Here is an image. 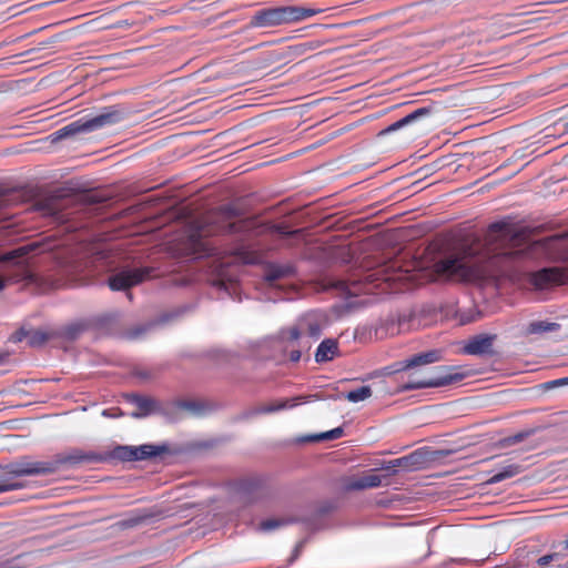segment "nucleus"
I'll return each mask as SVG.
<instances>
[{"mask_svg": "<svg viewBox=\"0 0 568 568\" xmlns=\"http://www.w3.org/2000/svg\"><path fill=\"white\" fill-rule=\"evenodd\" d=\"M526 255L524 248L486 247L479 252L468 247L438 260L433 271L439 281L471 282L505 274L515 261Z\"/></svg>", "mask_w": 568, "mask_h": 568, "instance_id": "f257e3e1", "label": "nucleus"}, {"mask_svg": "<svg viewBox=\"0 0 568 568\" xmlns=\"http://www.w3.org/2000/svg\"><path fill=\"white\" fill-rule=\"evenodd\" d=\"M241 212L233 205H223L192 224L187 240L194 254H206L205 237L222 234L252 233L257 227L255 219H240Z\"/></svg>", "mask_w": 568, "mask_h": 568, "instance_id": "f03ea898", "label": "nucleus"}, {"mask_svg": "<svg viewBox=\"0 0 568 568\" xmlns=\"http://www.w3.org/2000/svg\"><path fill=\"white\" fill-rule=\"evenodd\" d=\"M105 459L106 457L103 454L77 448L65 454H60L51 460L21 459L7 466L8 476H0V494L23 487L13 477L50 475L58 471L63 465L95 464Z\"/></svg>", "mask_w": 568, "mask_h": 568, "instance_id": "7ed1b4c3", "label": "nucleus"}, {"mask_svg": "<svg viewBox=\"0 0 568 568\" xmlns=\"http://www.w3.org/2000/svg\"><path fill=\"white\" fill-rule=\"evenodd\" d=\"M33 250L32 245H23L0 256V291L8 284L24 282L26 285H36L44 290L47 285L43 280L34 274L30 266L27 254Z\"/></svg>", "mask_w": 568, "mask_h": 568, "instance_id": "20e7f679", "label": "nucleus"}, {"mask_svg": "<svg viewBox=\"0 0 568 568\" xmlns=\"http://www.w3.org/2000/svg\"><path fill=\"white\" fill-rule=\"evenodd\" d=\"M324 10L321 8H307L301 6L272 7L257 10L251 18L253 28H274L292 24L312 18Z\"/></svg>", "mask_w": 568, "mask_h": 568, "instance_id": "39448f33", "label": "nucleus"}, {"mask_svg": "<svg viewBox=\"0 0 568 568\" xmlns=\"http://www.w3.org/2000/svg\"><path fill=\"white\" fill-rule=\"evenodd\" d=\"M126 110L120 105L104 108L101 113L92 118H81L51 134L52 141H59L82 133H90L105 126L120 123L126 118Z\"/></svg>", "mask_w": 568, "mask_h": 568, "instance_id": "423d86ee", "label": "nucleus"}, {"mask_svg": "<svg viewBox=\"0 0 568 568\" xmlns=\"http://www.w3.org/2000/svg\"><path fill=\"white\" fill-rule=\"evenodd\" d=\"M439 371L440 374L429 378L408 381L398 387V392L442 387L458 383L471 375V371L466 366H442Z\"/></svg>", "mask_w": 568, "mask_h": 568, "instance_id": "0eeeda50", "label": "nucleus"}, {"mask_svg": "<svg viewBox=\"0 0 568 568\" xmlns=\"http://www.w3.org/2000/svg\"><path fill=\"white\" fill-rule=\"evenodd\" d=\"M153 271L154 268L148 266L123 268L109 277L108 285L112 291H124L149 278Z\"/></svg>", "mask_w": 568, "mask_h": 568, "instance_id": "6e6552de", "label": "nucleus"}, {"mask_svg": "<svg viewBox=\"0 0 568 568\" xmlns=\"http://www.w3.org/2000/svg\"><path fill=\"white\" fill-rule=\"evenodd\" d=\"M442 359V351L430 349L424 353L413 355L404 361L395 362L383 368L384 375H393L407 371L413 367L423 366L439 362Z\"/></svg>", "mask_w": 568, "mask_h": 568, "instance_id": "1a4fd4ad", "label": "nucleus"}, {"mask_svg": "<svg viewBox=\"0 0 568 568\" xmlns=\"http://www.w3.org/2000/svg\"><path fill=\"white\" fill-rule=\"evenodd\" d=\"M568 282V270L561 267H545L530 273L529 283L537 290H546Z\"/></svg>", "mask_w": 568, "mask_h": 568, "instance_id": "9d476101", "label": "nucleus"}, {"mask_svg": "<svg viewBox=\"0 0 568 568\" xmlns=\"http://www.w3.org/2000/svg\"><path fill=\"white\" fill-rule=\"evenodd\" d=\"M128 400L134 404L138 407L136 412L131 413V417L133 418H143L152 414H163L168 415L170 412L168 409H163L160 403L151 397L141 396L138 394H130L126 396Z\"/></svg>", "mask_w": 568, "mask_h": 568, "instance_id": "9b49d317", "label": "nucleus"}, {"mask_svg": "<svg viewBox=\"0 0 568 568\" xmlns=\"http://www.w3.org/2000/svg\"><path fill=\"white\" fill-rule=\"evenodd\" d=\"M315 397H316L315 395L297 396V397H293L291 399L280 400L275 404L255 406V407L246 410L243 414V418H251V417L262 415V414H272V413H275V412H278L282 409L293 408V407H295L300 404H303V403L310 400L311 398H315Z\"/></svg>", "mask_w": 568, "mask_h": 568, "instance_id": "f8f14e48", "label": "nucleus"}, {"mask_svg": "<svg viewBox=\"0 0 568 568\" xmlns=\"http://www.w3.org/2000/svg\"><path fill=\"white\" fill-rule=\"evenodd\" d=\"M497 336L495 334H478L470 337L465 346L463 347V352L467 355L475 356H485L494 354V342Z\"/></svg>", "mask_w": 568, "mask_h": 568, "instance_id": "ddd939ff", "label": "nucleus"}, {"mask_svg": "<svg viewBox=\"0 0 568 568\" xmlns=\"http://www.w3.org/2000/svg\"><path fill=\"white\" fill-rule=\"evenodd\" d=\"M321 326L317 322L305 317L300 321L297 326L290 327L287 329H283L281 332V336L284 339L290 342L298 341L303 333H307V335L312 338H318L321 335Z\"/></svg>", "mask_w": 568, "mask_h": 568, "instance_id": "4468645a", "label": "nucleus"}, {"mask_svg": "<svg viewBox=\"0 0 568 568\" xmlns=\"http://www.w3.org/2000/svg\"><path fill=\"white\" fill-rule=\"evenodd\" d=\"M295 272H296L295 266L292 263H286V264L270 263L265 267L263 277L267 283L273 284L274 282H276L281 278H286V277L293 276L295 274Z\"/></svg>", "mask_w": 568, "mask_h": 568, "instance_id": "2eb2a0df", "label": "nucleus"}, {"mask_svg": "<svg viewBox=\"0 0 568 568\" xmlns=\"http://www.w3.org/2000/svg\"><path fill=\"white\" fill-rule=\"evenodd\" d=\"M382 485V478L378 475L368 474L361 477L349 478L345 483V489L347 491L364 490L368 488H376Z\"/></svg>", "mask_w": 568, "mask_h": 568, "instance_id": "dca6fc26", "label": "nucleus"}, {"mask_svg": "<svg viewBox=\"0 0 568 568\" xmlns=\"http://www.w3.org/2000/svg\"><path fill=\"white\" fill-rule=\"evenodd\" d=\"M430 113H432L430 106L418 108L417 110L413 111L412 113L407 114L406 116L402 118L400 120L388 125L384 131H382V134L397 131L408 124L416 122L417 120H419L422 118L429 115Z\"/></svg>", "mask_w": 568, "mask_h": 568, "instance_id": "f3484780", "label": "nucleus"}, {"mask_svg": "<svg viewBox=\"0 0 568 568\" xmlns=\"http://www.w3.org/2000/svg\"><path fill=\"white\" fill-rule=\"evenodd\" d=\"M338 353V343L336 339L326 338L322 341L315 353V361L317 363H325L332 361Z\"/></svg>", "mask_w": 568, "mask_h": 568, "instance_id": "a211bd4d", "label": "nucleus"}, {"mask_svg": "<svg viewBox=\"0 0 568 568\" xmlns=\"http://www.w3.org/2000/svg\"><path fill=\"white\" fill-rule=\"evenodd\" d=\"M423 456L422 454L414 452L407 456L393 459L388 463L387 466H385V469H393L396 467L403 468L405 470H414L419 467L422 464Z\"/></svg>", "mask_w": 568, "mask_h": 568, "instance_id": "6ab92c4d", "label": "nucleus"}, {"mask_svg": "<svg viewBox=\"0 0 568 568\" xmlns=\"http://www.w3.org/2000/svg\"><path fill=\"white\" fill-rule=\"evenodd\" d=\"M171 409L184 410L192 416H201L206 410V405L200 400L179 399L172 403Z\"/></svg>", "mask_w": 568, "mask_h": 568, "instance_id": "aec40b11", "label": "nucleus"}, {"mask_svg": "<svg viewBox=\"0 0 568 568\" xmlns=\"http://www.w3.org/2000/svg\"><path fill=\"white\" fill-rule=\"evenodd\" d=\"M155 516L154 513H150L146 510H139L136 513L131 514L126 518L120 521V526L123 528H133L136 527L146 520L153 518Z\"/></svg>", "mask_w": 568, "mask_h": 568, "instance_id": "412c9836", "label": "nucleus"}, {"mask_svg": "<svg viewBox=\"0 0 568 568\" xmlns=\"http://www.w3.org/2000/svg\"><path fill=\"white\" fill-rule=\"evenodd\" d=\"M28 336V344L30 346H41L43 345L48 339V334L41 331H33L30 333L24 332L23 329L16 333L14 341H22L23 337Z\"/></svg>", "mask_w": 568, "mask_h": 568, "instance_id": "4be33fe9", "label": "nucleus"}, {"mask_svg": "<svg viewBox=\"0 0 568 568\" xmlns=\"http://www.w3.org/2000/svg\"><path fill=\"white\" fill-rule=\"evenodd\" d=\"M234 256L236 261L243 264H256L261 260L258 252L250 250L248 247L241 245L235 248Z\"/></svg>", "mask_w": 568, "mask_h": 568, "instance_id": "5701e85b", "label": "nucleus"}, {"mask_svg": "<svg viewBox=\"0 0 568 568\" xmlns=\"http://www.w3.org/2000/svg\"><path fill=\"white\" fill-rule=\"evenodd\" d=\"M136 448L140 456V460L151 459L168 450V447L164 445L152 444H144L141 446H136Z\"/></svg>", "mask_w": 568, "mask_h": 568, "instance_id": "b1692460", "label": "nucleus"}, {"mask_svg": "<svg viewBox=\"0 0 568 568\" xmlns=\"http://www.w3.org/2000/svg\"><path fill=\"white\" fill-rule=\"evenodd\" d=\"M521 471V467L517 464H510V465H507L505 467H503V469L496 474H494L489 479H488V484H497V483H500L505 479H508V478H511L516 475H518L519 473Z\"/></svg>", "mask_w": 568, "mask_h": 568, "instance_id": "393cba45", "label": "nucleus"}, {"mask_svg": "<svg viewBox=\"0 0 568 568\" xmlns=\"http://www.w3.org/2000/svg\"><path fill=\"white\" fill-rule=\"evenodd\" d=\"M372 394H373V392H372L371 386L365 385V386H361L356 389L347 392L346 394L343 395V397L345 399H347L348 402L358 403V402L366 400L367 398H369L372 396Z\"/></svg>", "mask_w": 568, "mask_h": 568, "instance_id": "a878e982", "label": "nucleus"}, {"mask_svg": "<svg viewBox=\"0 0 568 568\" xmlns=\"http://www.w3.org/2000/svg\"><path fill=\"white\" fill-rule=\"evenodd\" d=\"M294 523L293 518H270L260 523L258 529L264 532L275 530L280 527L287 526Z\"/></svg>", "mask_w": 568, "mask_h": 568, "instance_id": "bb28decb", "label": "nucleus"}, {"mask_svg": "<svg viewBox=\"0 0 568 568\" xmlns=\"http://www.w3.org/2000/svg\"><path fill=\"white\" fill-rule=\"evenodd\" d=\"M535 434V429H526L515 435L507 436L501 439L500 444L503 447H510L524 442L526 438Z\"/></svg>", "mask_w": 568, "mask_h": 568, "instance_id": "cd10ccee", "label": "nucleus"}, {"mask_svg": "<svg viewBox=\"0 0 568 568\" xmlns=\"http://www.w3.org/2000/svg\"><path fill=\"white\" fill-rule=\"evenodd\" d=\"M344 434V429L342 427H336L328 432L321 433L312 437V440H333L342 437Z\"/></svg>", "mask_w": 568, "mask_h": 568, "instance_id": "c85d7f7f", "label": "nucleus"}, {"mask_svg": "<svg viewBox=\"0 0 568 568\" xmlns=\"http://www.w3.org/2000/svg\"><path fill=\"white\" fill-rule=\"evenodd\" d=\"M559 325L556 323L547 322H534L530 324L529 329L531 333L551 332L555 331Z\"/></svg>", "mask_w": 568, "mask_h": 568, "instance_id": "c756f323", "label": "nucleus"}, {"mask_svg": "<svg viewBox=\"0 0 568 568\" xmlns=\"http://www.w3.org/2000/svg\"><path fill=\"white\" fill-rule=\"evenodd\" d=\"M112 457L122 462H131V446H116Z\"/></svg>", "mask_w": 568, "mask_h": 568, "instance_id": "7c9ffc66", "label": "nucleus"}, {"mask_svg": "<svg viewBox=\"0 0 568 568\" xmlns=\"http://www.w3.org/2000/svg\"><path fill=\"white\" fill-rule=\"evenodd\" d=\"M559 557H560V555L558 552L541 556L540 558H538L537 565L541 566V567L547 566L551 561L559 559Z\"/></svg>", "mask_w": 568, "mask_h": 568, "instance_id": "2f4dec72", "label": "nucleus"}, {"mask_svg": "<svg viewBox=\"0 0 568 568\" xmlns=\"http://www.w3.org/2000/svg\"><path fill=\"white\" fill-rule=\"evenodd\" d=\"M273 231L284 237H288V236H293V235H296L300 233V230H294V231H287L284 226L282 225H274L273 226Z\"/></svg>", "mask_w": 568, "mask_h": 568, "instance_id": "473e14b6", "label": "nucleus"}, {"mask_svg": "<svg viewBox=\"0 0 568 568\" xmlns=\"http://www.w3.org/2000/svg\"><path fill=\"white\" fill-rule=\"evenodd\" d=\"M310 49H311V45H308L306 43L292 45L290 48L292 54H295V55H302V54L306 53Z\"/></svg>", "mask_w": 568, "mask_h": 568, "instance_id": "72a5a7b5", "label": "nucleus"}, {"mask_svg": "<svg viewBox=\"0 0 568 568\" xmlns=\"http://www.w3.org/2000/svg\"><path fill=\"white\" fill-rule=\"evenodd\" d=\"M14 197V193H1L0 194V210L6 207Z\"/></svg>", "mask_w": 568, "mask_h": 568, "instance_id": "f704fd0d", "label": "nucleus"}, {"mask_svg": "<svg viewBox=\"0 0 568 568\" xmlns=\"http://www.w3.org/2000/svg\"><path fill=\"white\" fill-rule=\"evenodd\" d=\"M505 229H506V224L504 223H500V222H496V223H493L489 227L490 232H495V233H501L503 236H506L507 234L505 233Z\"/></svg>", "mask_w": 568, "mask_h": 568, "instance_id": "c9c22d12", "label": "nucleus"}, {"mask_svg": "<svg viewBox=\"0 0 568 568\" xmlns=\"http://www.w3.org/2000/svg\"><path fill=\"white\" fill-rule=\"evenodd\" d=\"M548 387H556V386H561V385H568V376L567 377H562V378H558V379H554V381H550L546 384Z\"/></svg>", "mask_w": 568, "mask_h": 568, "instance_id": "e433bc0d", "label": "nucleus"}, {"mask_svg": "<svg viewBox=\"0 0 568 568\" xmlns=\"http://www.w3.org/2000/svg\"><path fill=\"white\" fill-rule=\"evenodd\" d=\"M302 353L300 349H294L290 353V359L294 363L301 359Z\"/></svg>", "mask_w": 568, "mask_h": 568, "instance_id": "4c0bfd02", "label": "nucleus"}, {"mask_svg": "<svg viewBox=\"0 0 568 568\" xmlns=\"http://www.w3.org/2000/svg\"><path fill=\"white\" fill-rule=\"evenodd\" d=\"M140 460L136 446H131V462Z\"/></svg>", "mask_w": 568, "mask_h": 568, "instance_id": "58836bf2", "label": "nucleus"}, {"mask_svg": "<svg viewBox=\"0 0 568 568\" xmlns=\"http://www.w3.org/2000/svg\"><path fill=\"white\" fill-rule=\"evenodd\" d=\"M334 287L341 290V291H344L345 287H346V283L344 281H338L334 284Z\"/></svg>", "mask_w": 568, "mask_h": 568, "instance_id": "ea45409f", "label": "nucleus"}, {"mask_svg": "<svg viewBox=\"0 0 568 568\" xmlns=\"http://www.w3.org/2000/svg\"><path fill=\"white\" fill-rule=\"evenodd\" d=\"M303 545H304V541H300V542L296 545V547H295V549H294V557L298 556L300 551H301V550H302V548H303Z\"/></svg>", "mask_w": 568, "mask_h": 568, "instance_id": "a19ab883", "label": "nucleus"}, {"mask_svg": "<svg viewBox=\"0 0 568 568\" xmlns=\"http://www.w3.org/2000/svg\"><path fill=\"white\" fill-rule=\"evenodd\" d=\"M102 415L106 416V417H115L116 416L115 414L110 413V410H108V409H104Z\"/></svg>", "mask_w": 568, "mask_h": 568, "instance_id": "79ce46f5", "label": "nucleus"}, {"mask_svg": "<svg viewBox=\"0 0 568 568\" xmlns=\"http://www.w3.org/2000/svg\"><path fill=\"white\" fill-rule=\"evenodd\" d=\"M564 549L568 552V539L564 542Z\"/></svg>", "mask_w": 568, "mask_h": 568, "instance_id": "37998d69", "label": "nucleus"}, {"mask_svg": "<svg viewBox=\"0 0 568 568\" xmlns=\"http://www.w3.org/2000/svg\"><path fill=\"white\" fill-rule=\"evenodd\" d=\"M564 126H565V130H567V131H568V122H567V123H565V125H564Z\"/></svg>", "mask_w": 568, "mask_h": 568, "instance_id": "c03bdc74", "label": "nucleus"}]
</instances>
